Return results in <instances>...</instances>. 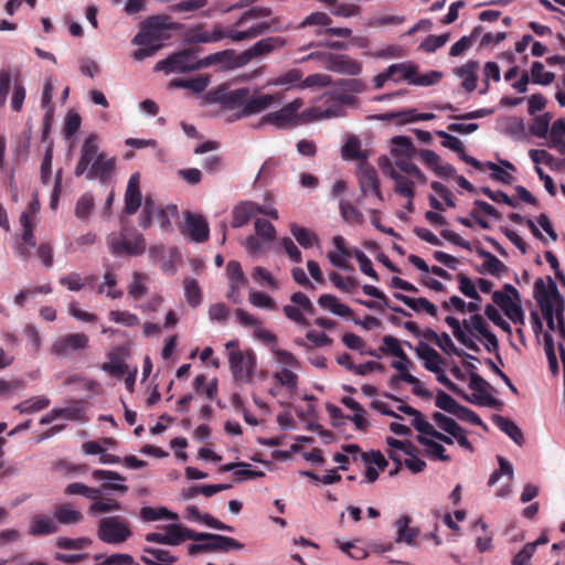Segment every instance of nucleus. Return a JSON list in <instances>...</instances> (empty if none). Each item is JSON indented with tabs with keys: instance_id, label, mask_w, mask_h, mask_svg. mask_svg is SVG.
<instances>
[{
	"instance_id": "f257e3e1",
	"label": "nucleus",
	"mask_w": 565,
	"mask_h": 565,
	"mask_svg": "<svg viewBox=\"0 0 565 565\" xmlns=\"http://www.w3.org/2000/svg\"><path fill=\"white\" fill-rule=\"evenodd\" d=\"M280 30V20L277 17L254 23L244 30H237L236 28H227L225 30L221 24H215L209 31L204 26L199 25L188 32V41L191 43H214L223 39H230L232 42H243Z\"/></svg>"
},
{
	"instance_id": "f03ea898",
	"label": "nucleus",
	"mask_w": 565,
	"mask_h": 565,
	"mask_svg": "<svg viewBox=\"0 0 565 565\" xmlns=\"http://www.w3.org/2000/svg\"><path fill=\"white\" fill-rule=\"evenodd\" d=\"M225 348L234 380L242 383L252 382L256 369L255 352L253 350L242 351L237 340L228 341Z\"/></svg>"
},
{
	"instance_id": "7ed1b4c3",
	"label": "nucleus",
	"mask_w": 565,
	"mask_h": 565,
	"mask_svg": "<svg viewBox=\"0 0 565 565\" xmlns=\"http://www.w3.org/2000/svg\"><path fill=\"white\" fill-rule=\"evenodd\" d=\"M92 478L95 481H106L98 488L87 487L84 497L93 500V502L100 500L106 491L113 490L124 494L128 491V487L122 482L126 480L124 476L116 471L96 469L92 472Z\"/></svg>"
},
{
	"instance_id": "20e7f679",
	"label": "nucleus",
	"mask_w": 565,
	"mask_h": 565,
	"mask_svg": "<svg viewBox=\"0 0 565 565\" xmlns=\"http://www.w3.org/2000/svg\"><path fill=\"white\" fill-rule=\"evenodd\" d=\"M164 17L154 15L146 19L141 25L140 31L132 39L136 45L157 44L162 46V41L169 38V24L166 22Z\"/></svg>"
},
{
	"instance_id": "39448f33",
	"label": "nucleus",
	"mask_w": 565,
	"mask_h": 565,
	"mask_svg": "<svg viewBox=\"0 0 565 565\" xmlns=\"http://www.w3.org/2000/svg\"><path fill=\"white\" fill-rule=\"evenodd\" d=\"M194 541H204L203 543L190 544L188 552L190 555H196L204 552L242 550L243 544L237 540L220 534L195 532Z\"/></svg>"
},
{
	"instance_id": "423d86ee",
	"label": "nucleus",
	"mask_w": 565,
	"mask_h": 565,
	"mask_svg": "<svg viewBox=\"0 0 565 565\" xmlns=\"http://www.w3.org/2000/svg\"><path fill=\"white\" fill-rule=\"evenodd\" d=\"M131 535L128 522L119 516H106L98 523L97 536L104 543L121 544Z\"/></svg>"
},
{
	"instance_id": "0eeeda50",
	"label": "nucleus",
	"mask_w": 565,
	"mask_h": 565,
	"mask_svg": "<svg viewBox=\"0 0 565 565\" xmlns=\"http://www.w3.org/2000/svg\"><path fill=\"white\" fill-rule=\"evenodd\" d=\"M202 67H205L203 60L196 61V56L192 52L184 50L178 53H173L167 58L159 61L156 64L154 70L164 71L166 73H184Z\"/></svg>"
},
{
	"instance_id": "6e6552de",
	"label": "nucleus",
	"mask_w": 565,
	"mask_h": 565,
	"mask_svg": "<svg viewBox=\"0 0 565 565\" xmlns=\"http://www.w3.org/2000/svg\"><path fill=\"white\" fill-rule=\"evenodd\" d=\"M107 243L109 245L110 252L115 256H120L124 254L138 256L141 255L146 249L143 235L136 233L132 238H128L125 234V228H122L119 235L114 233L108 235Z\"/></svg>"
},
{
	"instance_id": "1a4fd4ad",
	"label": "nucleus",
	"mask_w": 565,
	"mask_h": 565,
	"mask_svg": "<svg viewBox=\"0 0 565 565\" xmlns=\"http://www.w3.org/2000/svg\"><path fill=\"white\" fill-rule=\"evenodd\" d=\"M248 94V87H241L232 90H228L224 87H218L209 92L207 95L210 102L221 104L223 109L241 113L247 104Z\"/></svg>"
},
{
	"instance_id": "9d476101",
	"label": "nucleus",
	"mask_w": 565,
	"mask_h": 565,
	"mask_svg": "<svg viewBox=\"0 0 565 565\" xmlns=\"http://www.w3.org/2000/svg\"><path fill=\"white\" fill-rule=\"evenodd\" d=\"M282 102V94H252L249 92L247 104L241 113H234L228 120H237L244 117L257 115L273 106H278Z\"/></svg>"
},
{
	"instance_id": "9b49d317",
	"label": "nucleus",
	"mask_w": 565,
	"mask_h": 565,
	"mask_svg": "<svg viewBox=\"0 0 565 565\" xmlns=\"http://www.w3.org/2000/svg\"><path fill=\"white\" fill-rule=\"evenodd\" d=\"M166 533H148L145 536L147 542L166 544V545H179L185 540L194 541L195 531L185 527L182 524L171 523L164 526Z\"/></svg>"
},
{
	"instance_id": "f8f14e48",
	"label": "nucleus",
	"mask_w": 565,
	"mask_h": 565,
	"mask_svg": "<svg viewBox=\"0 0 565 565\" xmlns=\"http://www.w3.org/2000/svg\"><path fill=\"white\" fill-rule=\"evenodd\" d=\"M303 106L301 98L282 106L279 110L268 113L262 118V124H270L278 128H287L298 122V111Z\"/></svg>"
},
{
	"instance_id": "ddd939ff",
	"label": "nucleus",
	"mask_w": 565,
	"mask_h": 565,
	"mask_svg": "<svg viewBox=\"0 0 565 565\" xmlns=\"http://www.w3.org/2000/svg\"><path fill=\"white\" fill-rule=\"evenodd\" d=\"M287 41L282 36H268L259 40L249 49L239 53L238 60L241 64H247L253 58H258L265 55L273 53L276 50L282 49L286 45Z\"/></svg>"
},
{
	"instance_id": "4468645a",
	"label": "nucleus",
	"mask_w": 565,
	"mask_h": 565,
	"mask_svg": "<svg viewBox=\"0 0 565 565\" xmlns=\"http://www.w3.org/2000/svg\"><path fill=\"white\" fill-rule=\"evenodd\" d=\"M88 342V337L83 332L67 333L53 342L51 352L56 356H67L74 351L85 350Z\"/></svg>"
},
{
	"instance_id": "2eb2a0df",
	"label": "nucleus",
	"mask_w": 565,
	"mask_h": 565,
	"mask_svg": "<svg viewBox=\"0 0 565 565\" xmlns=\"http://www.w3.org/2000/svg\"><path fill=\"white\" fill-rule=\"evenodd\" d=\"M469 388L479 393V395H475V399L471 398L470 403L486 405L497 409L501 408L502 402L486 393L487 390L492 388V386L477 372L471 371L469 373Z\"/></svg>"
},
{
	"instance_id": "dca6fc26",
	"label": "nucleus",
	"mask_w": 565,
	"mask_h": 565,
	"mask_svg": "<svg viewBox=\"0 0 565 565\" xmlns=\"http://www.w3.org/2000/svg\"><path fill=\"white\" fill-rule=\"evenodd\" d=\"M116 160L108 158L105 153H99L96 160L88 167L86 173L87 180H98L103 184H107L115 172Z\"/></svg>"
},
{
	"instance_id": "f3484780",
	"label": "nucleus",
	"mask_w": 565,
	"mask_h": 565,
	"mask_svg": "<svg viewBox=\"0 0 565 565\" xmlns=\"http://www.w3.org/2000/svg\"><path fill=\"white\" fill-rule=\"evenodd\" d=\"M492 301L500 307L504 315L515 324H524V312L521 301L512 299L510 295L499 290L492 294Z\"/></svg>"
},
{
	"instance_id": "a211bd4d",
	"label": "nucleus",
	"mask_w": 565,
	"mask_h": 565,
	"mask_svg": "<svg viewBox=\"0 0 565 565\" xmlns=\"http://www.w3.org/2000/svg\"><path fill=\"white\" fill-rule=\"evenodd\" d=\"M98 154V137L95 134H90L83 142L81 157L75 167L74 174L76 177L83 175Z\"/></svg>"
},
{
	"instance_id": "6ab92c4d",
	"label": "nucleus",
	"mask_w": 565,
	"mask_h": 565,
	"mask_svg": "<svg viewBox=\"0 0 565 565\" xmlns=\"http://www.w3.org/2000/svg\"><path fill=\"white\" fill-rule=\"evenodd\" d=\"M326 67L329 71L351 76L359 75L362 71V65L360 62L344 54L327 55Z\"/></svg>"
},
{
	"instance_id": "aec40b11",
	"label": "nucleus",
	"mask_w": 565,
	"mask_h": 565,
	"mask_svg": "<svg viewBox=\"0 0 565 565\" xmlns=\"http://www.w3.org/2000/svg\"><path fill=\"white\" fill-rule=\"evenodd\" d=\"M436 135L443 139L441 140L443 147L448 148V149L452 150L454 152H456L458 154V157L465 163H467L480 171L483 170V163L481 161L477 160L476 158L467 154L463 143L457 137H455L446 131H443V130H437Z\"/></svg>"
},
{
	"instance_id": "412c9836",
	"label": "nucleus",
	"mask_w": 565,
	"mask_h": 565,
	"mask_svg": "<svg viewBox=\"0 0 565 565\" xmlns=\"http://www.w3.org/2000/svg\"><path fill=\"white\" fill-rule=\"evenodd\" d=\"M472 332H478L482 338H484L486 343L484 347L489 352H498L499 350V341L497 335L489 330V326L483 317L479 313L472 315L470 317ZM497 359L500 364H503L502 358L499 353H497Z\"/></svg>"
},
{
	"instance_id": "4be33fe9",
	"label": "nucleus",
	"mask_w": 565,
	"mask_h": 565,
	"mask_svg": "<svg viewBox=\"0 0 565 565\" xmlns=\"http://www.w3.org/2000/svg\"><path fill=\"white\" fill-rule=\"evenodd\" d=\"M185 232L193 242L203 243L209 238V225L202 215L185 214Z\"/></svg>"
},
{
	"instance_id": "5701e85b",
	"label": "nucleus",
	"mask_w": 565,
	"mask_h": 565,
	"mask_svg": "<svg viewBox=\"0 0 565 565\" xmlns=\"http://www.w3.org/2000/svg\"><path fill=\"white\" fill-rule=\"evenodd\" d=\"M140 174L135 172L130 175L125 193V212L128 215L135 214L141 205V192L139 189Z\"/></svg>"
},
{
	"instance_id": "b1692460",
	"label": "nucleus",
	"mask_w": 565,
	"mask_h": 565,
	"mask_svg": "<svg viewBox=\"0 0 565 565\" xmlns=\"http://www.w3.org/2000/svg\"><path fill=\"white\" fill-rule=\"evenodd\" d=\"M28 532L32 536L51 535L58 532V525L54 518L40 513L32 518Z\"/></svg>"
},
{
	"instance_id": "393cba45",
	"label": "nucleus",
	"mask_w": 565,
	"mask_h": 565,
	"mask_svg": "<svg viewBox=\"0 0 565 565\" xmlns=\"http://www.w3.org/2000/svg\"><path fill=\"white\" fill-rule=\"evenodd\" d=\"M259 211V204L253 201H244L235 205L232 210L231 225L234 228H239L248 223Z\"/></svg>"
},
{
	"instance_id": "a878e982",
	"label": "nucleus",
	"mask_w": 565,
	"mask_h": 565,
	"mask_svg": "<svg viewBox=\"0 0 565 565\" xmlns=\"http://www.w3.org/2000/svg\"><path fill=\"white\" fill-rule=\"evenodd\" d=\"M534 298L539 302L544 319L554 317V300L550 289L546 288L544 280L537 278L534 282Z\"/></svg>"
},
{
	"instance_id": "bb28decb",
	"label": "nucleus",
	"mask_w": 565,
	"mask_h": 565,
	"mask_svg": "<svg viewBox=\"0 0 565 565\" xmlns=\"http://www.w3.org/2000/svg\"><path fill=\"white\" fill-rule=\"evenodd\" d=\"M142 552L147 555H142L140 561L146 565H174L178 561V557L167 550L145 546Z\"/></svg>"
},
{
	"instance_id": "cd10ccee",
	"label": "nucleus",
	"mask_w": 565,
	"mask_h": 565,
	"mask_svg": "<svg viewBox=\"0 0 565 565\" xmlns=\"http://www.w3.org/2000/svg\"><path fill=\"white\" fill-rule=\"evenodd\" d=\"M416 354L425 361V367L433 373H440V365L444 363L440 354L425 342H419L416 347Z\"/></svg>"
},
{
	"instance_id": "c85d7f7f",
	"label": "nucleus",
	"mask_w": 565,
	"mask_h": 565,
	"mask_svg": "<svg viewBox=\"0 0 565 565\" xmlns=\"http://www.w3.org/2000/svg\"><path fill=\"white\" fill-rule=\"evenodd\" d=\"M359 183L364 195H367L370 192H372L377 199L383 200L382 193L380 191L377 173L373 167H365L361 169L359 173Z\"/></svg>"
},
{
	"instance_id": "c756f323",
	"label": "nucleus",
	"mask_w": 565,
	"mask_h": 565,
	"mask_svg": "<svg viewBox=\"0 0 565 565\" xmlns=\"http://www.w3.org/2000/svg\"><path fill=\"white\" fill-rule=\"evenodd\" d=\"M239 53L236 54L234 50H224L221 52H216L214 54H210L203 58V64L205 66L212 65V64H223L227 68H237L242 67L245 64H241V61L238 60Z\"/></svg>"
},
{
	"instance_id": "7c9ffc66",
	"label": "nucleus",
	"mask_w": 565,
	"mask_h": 565,
	"mask_svg": "<svg viewBox=\"0 0 565 565\" xmlns=\"http://www.w3.org/2000/svg\"><path fill=\"white\" fill-rule=\"evenodd\" d=\"M547 147L557 150L559 153H565V118L557 119L553 122Z\"/></svg>"
},
{
	"instance_id": "2f4dec72",
	"label": "nucleus",
	"mask_w": 565,
	"mask_h": 565,
	"mask_svg": "<svg viewBox=\"0 0 565 565\" xmlns=\"http://www.w3.org/2000/svg\"><path fill=\"white\" fill-rule=\"evenodd\" d=\"M54 519L64 525L78 524L84 520L81 511L73 509L70 504H60L54 510Z\"/></svg>"
},
{
	"instance_id": "473e14b6",
	"label": "nucleus",
	"mask_w": 565,
	"mask_h": 565,
	"mask_svg": "<svg viewBox=\"0 0 565 565\" xmlns=\"http://www.w3.org/2000/svg\"><path fill=\"white\" fill-rule=\"evenodd\" d=\"M209 84L210 77L202 74L191 78H174L170 83L172 87L190 89L195 94L202 93Z\"/></svg>"
},
{
	"instance_id": "72a5a7b5",
	"label": "nucleus",
	"mask_w": 565,
	"mask_h": 565,
	"mask_svg": "<svg viewBox=\"0 0 565 565\" xmlns=\"http://www.w3.org/2000/svg\"><path fill=\"white\" fill-rule=\"evenodd\" d=\"M492 423L502 431H504L515 444L519 446L523 444V434L514 422L495 414L492 416Z\"/></svg>"
},
{
	"instance_id": "f704fd0d",
	"label": "nucleus",
	"mask_w": 565,
	"mask_h": 565,
	"mask_svg": "<svg viewBox=\"0 0 565 565\" xmlns=\"http://www.w3.org/2000/svg\"><path fill=\"white\" fill-rule=\"evenodd\" d=\"M318 303L321 308L331 311L334 315L340 317H351L353 311L350 307L344 303H341L338 298L333 295L324 294L321 295L318 299Z\"/></svg>"
},
{
	"instance_id": "c9c22d12",
	"label": "nucleus",
	"mask_w": 565,
	"mask_h": 565,
	"mask_svg": "<svg viewBox=\"0 0 565 565\" xmlns=\"http://www.w3.org/2000/svg\"><path fill=\"white\" fill-rule=\"evenodd\" d=\"M394 297L396 299L401 300L403 303H405L407 307H409L414 311L424 310L431 317L437 316L436 306L424 297L411 298L406 295L398 294V292L394 294Z\"/></svg>"
},
{
	"instance_id": "e433bc0d",
	"label": "nucleus",
	"mask_w": 565,
	"mask_h": 565,
	"mask_svg": "<svg viewBox=\"0 0 565 565\" xmlns=\"http://www.w3.org/2000/svg\"><path fill=\"white\" fill-rule=\"evenodd\" d=\"M477 68H478V62L476 61H468L465 65L456 68V74L460 77H462V87L467 92H473L477 86Z\"/></svg>"
},
{
	"instance_id": "4c0bfd02",
	"label": "nucleus",
	"mask_w": 565,
	"mask_h": 565,
	"mask_svg": "<svg viewBox=\"0 0 565 565\" xmlns=\"http://www.w3.org/2000/svg\"><path fill=\"white\" fill-rule=\"evenodd\" d=\"M412 519L408 515H403L395 522L397 541L405 542L407 544H413L416 537L419 534V530L416 527H411L409 524Z\"/></svg>"
},
{
	"instance_id": "58836bf2",
	"label": "nucleus",
	"mask_w": 565,
	"mask_h": 565,
	"mask_svg": "<svg viewBox=\"0 0 565 565\" xmlns=\"http://www.w3.org/2000/svg\"><path fill=\"white\" fill-rule=\"evenodd\" d=\"M273 14V11L268 7H262L256 6L247 9L242 13V15L238 18V20L231 25L230 28H236L237 30H241L239 28L244 26L247 22L252 20H258L263 18H269Z\"/></svg>"
},
{
	"instance_id": "ea45409f",
	"label": "nucleus",
	"mask_w": 565,
	"mask_h": 565,
	"mask_svg": "<svg viewBox=\"0 0 565 565\" xmlns=\"http://www.w3.org/2000/svg\"><path fill=\"white\" fill-rule=\"evenodd\" d=\"M417 441L427 448L426 455L428 457L444 462L451 460L450 456L446 455V449L441 444L422 435L417 436Z\"/></svg>"
},
{
	"instance_id": "a19ab883",
	"label": "nucleus",
	"mask_w": 565,
	"mask_h": 565,
	"mask_svg": "<svg viewBox=\"0 0 565 565\" xmlns=\"http://www.w3.org/2000/svg\"><path fill=\"white\" fill-rule=\"evenodd\" d=\"M290 233L303 248H311L319 242L318 235L315 232L296 223L290 225Z\"/></svg>"
},
{
	"instance_id": "79ce46f5",
	"label": "nucleus",
	"mask_w": 565,
	"mask_h": 565,
	"mask_svg": "<svg viewBox=\"0 0 565 565\" xmlns=\"http://www.w3.org/2000/svg\"><path fill=\"white\" fill-rule=\"evenodd\" d=\"M51 401L45 396H34L14 406L21 414H32L45 409Z\"/></svg>"
},
{
	"instance_id": "37998d69",
	"label": "nucleus",
	"mask_w": 565,
	"mask_h": 565,
	"mask_svg": "<svg viewBox=\"0 0 565 565\" xmlns=\"http://www.w3.org/2000/svg\"><path fill=\"white\" fill-rule=\"evenodd\" d=\"M183 286L186 302L193 308L200 306L202 302V290L198 280L192 277H186L183 280Z\"/></svg>"
},
{
	"instance_id": "c03bdc74",
	"label": "nucleus",
	"mask_w": 565,
	"mask_h": 565,
	"mask_svg": "<svg viewBox=\"0 0 565 565\" xmlns=\"http://www.w3.org/2000/svg\"><path fill=\"white\" fill-rule=\"evenodd\" d=\"M392 143L394 145L392 149L393 157H413L415 147L411 138L406 136H395L392 139Z\"/></svg>"
},
{
	"instance_id": "a18cd8bd",
	"label": "nucleus",
	"mask_w": 565,
	"mask_h": 565,
	"mask_svg": "<svg viewBox=\"0 0 565 565\" xmlns=\"http://www.w3.org/2000/svg\"><path fill=\"white\" fill-rule=\"evenodd\" d=\"M108 359L109 362L102 365L103 371L116 377H121L128 372V365L117 353L110 352Z\"/></svg>"
},
{
	"instance_id": "49530a36",
	"label": "nucleus",
	"mask_w": 565,
	"mask_h": 565,
	"mask_svg": "<svg viewBox=\"0 0 565 565\" xmlns=\"http://www.w3.org/2000/svg\"><path fill=\"white\" fill-rule=\"evenodd\" d=\"M140 518L146 522H151L160 519L175 520L178 515L167 508L143 507L140 509Z\"/></svg>"
},
{
	"instance_id": "de8ad7c7",
	"label": "nucleus",
	"mask_w": 565,
	"mask_h": 565,
	"mask_svg": "<svg viewBox=\"0 0 565 565\" xmlns=\"http://www.w3.org/2000/svg\"><path fill=\"white\" fill-rule=\"evenodd\" d=\"M391 178L395 181V192L404 198L414 199V183L404 175L392 170Z\"/></svg>"
},
{
	"instance_id": "09e8293b",
	"label": "nucleus",
	"mask_w": 565,
	"mask_h": 565,
	"mask_svg": "<svg viewBox=\"0 0 565 565\" xmlns=\"http://www.w3.org/2000/svg\"><path fill=\"white\" fill-rule=\"evenodd\" d=\"M435 344L439 347L446 354H455L457 356H461L465 359L478 360L476 356L465 352L463 350L457 349L451 338L446 332H443L439 335V341L436 342Z\"/></svg>"
},
{
	"instance_id": "8fccbe9b",
	"label": "nucleus",
	"mask_w": 565,
	"mask_h": 565,
	"mask_svg": "<svg viewBox=\"0 0 565 565\" xmlns=\"http://www.w3.org/2000/svg\"><path fill=\"white\" fill-rule=\"evenodd\" d=\"M383 347L381 351L385 354H391L399 360L408 362V356L402 349L398 340L392 335H384L382 339Z\"/></svg>"
},
{
	"instance_id": "3c124183",
	"label": "nucleus",
	"mask_w": 565,
	"mask_h": 565,
	"mask_svg": "<svg viewBox=\"0 0 565 565\" xmlns=\"http://www.w3.org/2000/svg\"><path fill=\"white\" fill-rule=\"evenodd\" d=\"M547 288L550 289V292L552 294V298L554 300V315L557 320V323H559V321H565L564 320L565 301H564V298L558 292L556 284L552 279L551 276H547Z\"/></svg>"
},
{
	"instance_id": "603ef678",
	"label": "nucleus",
	"mask_w": 565,
	"mask_h": 565,
	"mask_svg": "<svg viewBox=\"0 0 565 565\" xmlns=\"http://www.w3.org/2000/svg\"><path fill=\"white\" fill-rule=\"evenodd\" d=\"M555 78L554 73L546 72L541 62H533L531 66V79L534 84L550 85Z\"/></svg>"
},
{
	"instance_id": "864d4df0",
	"label": "nucleus",
	"mask_w": 565,
	"mask_h": 565,
	"mask_svg": "<svg viewBox=\"0 0 565 565\" xmlns=\"http://www.w3.org/2000/svg\"><path fill=\"white\" fill-rule=\"evenodd\" d=\"M436 407L451 415H457L461 405L444 391H438L435 399Z\"/></svg>"
},
{
	"instance_id": "5fc2aeb1",
	"label": "nucleus",
	"mask_w": 565,
	"mask_h": 565,
	"mask_svg": "<svg viewBox=\"0 0 565 565\" xmlns=\"http://www.w3.org/2000/svg\"><path fill=\"white\" fill-rule=\"evenodd\" d=\"M551 118L552 117L548 113L534 117L532 124L530 125V132L535 137L546 138Z\"/></svg>"
},
{
	"instance_id": "6e6d98bb",
	"label": "nucleus",
	"mask_w": 565,
	"mask_h": 565,
	"mask_svg": "<svg viewBox=\"0 0 565 565\" xmlns=\"http://www.w3.org/2000/svg\"><path fill=\"white\" fill-rule=\"evenodd\" d=\"M362 290H363V292H364L365 295L371 296V297H373V298H375V299H377V300H381V301L383 302V305H384L385 307L390 308L392 311L397 312V313H401V315H403V316H405V317H409V316H411V313H409V312H407L406 310H404L403 308H401V307H393V306H391V305H390V301H388V298H387V297L385 296V294H384L382 290H380L379 288H376V287H374V286H372V285H364V286L362 287Z\"/></svg>"
},
{
	"instance_id": "4d7b16f0",
	"label": "nucleus",
	"mask_w": 565,
	"mask_h": 565,
	"mask_svg": "<svg viewBox=\"0 0 565 565\" xmlns=\"http://www.w3.org/2000/svg\"><path fill=\"white\" fill-rule=\"evenodd\" d=\"M544 350L548 361V367L553 375L558 374V362L555 353L554 339L551 333H544Z\"/></svg>"
},
{
	"instance_id": "13d9d810",
	"label": "nucleus",
	"mask_w": 565,
	"mask_h": 565,
	"mask_svg": "<svg viewBox=\"0 0 565 565\" xmlns=\"http://www.w3.org/2000/svg\"><path fill=\"white\" fill-rule=\"evenodd\" d=\"M120 509H121L120 503L117 500L102 497L100 500L92 502V504L89 505L88 512L93 513V514L108 513V512H113V511H118Z\"/></svg>"
},
{
	"instance_id": "bf43d9fd",
	"label": "nucleus",
	"mask_w": 565,
	"mask_h": 565,
	"mask_svg": "<svg viewBox=\"0 0 565 565\" xmlns=\"http://www.w3.org/2000/svg\"><path fill=\"white\" fill-rule=\"evenodd\" d=\"M255 232L265 243H270L276 238L275 226L265 218H257L255 221Z\"/></svg>"
},
{
	"instance_id": "052dcab7",
	"label": "nucleus",
	"mask_w": 565,
	"mask_h": 565,
	"mask_svg": "<svg viewBox=\"0 0 565 565\" xmlns=\"http://www.w3.org/2000/svg\"><path fill=\"white\" fill-rule=\"evenodd\" d=\"M329 277L338 289L345 292H354L359 287V281L354 277L344 278L335 271H332Z\"/></svg>"
},
{
	"instance_id": "680f3d73",
	"label": "nucleus",
	"mask_w": 565,
	"mask_h": 565,
	"mask_svg": "<svg viewBox=\"0 0 565 565\" xmlns=\"http://www.w3.org/2000/svg\"><path fill=\"white\" fill-rule=\"evenodd\" d=\"M93 541L89 537L71 539L60 536L56 540V546L63 550H83L92 545Z\"/></svg>"
},
{
	"instance_id": "e2e57ef3",
	"label": "nucleus",
	"mask_w": 565,
	"mask_h": 565,
	"mask_svg": "<svg viewBox=\"0 0 565 565\" xmlns=\"http://www.w3.org/2000/svg\"><path fill=\"white\" fill-rule=\"evenodd\" d=\"M94 209V198L92 193H84L76 202L75 215L81 220H86Z\"/></svg>"
},
{
	"instance_id": "0e129e2a",
	"label": "nucleus",
	"mask_w": 565,
	"mask_h": 565,
	"mask_svg": "<svg viewBox=\"0 0 565 565\" xmlns=\"http://www.w3.org/2000/svg\"><path fill=\"white\" fill-rule=\"evenodd\" d=\"M508 267L494 255H492L488 260H484L482 266L478 269L480 274H490L495 277H500L503 273H505Z\"/></svg>"
},
{
	"instance_id": "69168bd1",
	"label": "nucleus",
	"mask_w": 565,
	"mask_h": 565,
	"mask_svg": "<svg viewBox=\"0 0 565 565\" xmlns=\"http://www.w3.org/2000/svg\"><path fill=\"white\" fill-rule=\"evenodd\" d=\"M412 157H397L395 166L403 172L415 177L417 180L424 182L425 175L418 169V167L411 161Z\"/></svg>"
},
{
	"instance_id": "338daca9",
	"label": "nucleus",
	"mask_w": 565,
	"mask_h": 565,
	"mask_svg": "<svg viewBox=\"0 0 565 565\" xmlns=\"http://www.w3.org/2000/svg\"><path fill=\"white\" fill-rule=\"evenodd\" d=\"M457 280L459 282L458 288L462 295H465L466 297L471 298L473 300L481 299L480 295L478 294V291L476 289L475 284L467 275L459 273L457 275Z\"/></svg>"
},
{
	"instance_id": "774afa93",
	"label": "nucleus",
	"mask_w": 565,
	"mask_h": 565,
	"mask_svg": "<svg viewBox=\"0 0 565 565\" xmlns=\"http://www.w3.org/2000/svg\"><path fill=\"white\" fill-rule=\"evenodd\" d=\"M274 380L290 391H296L298 385V375L286 367L275 373Z\"/></svg>"
}]
</instances>
